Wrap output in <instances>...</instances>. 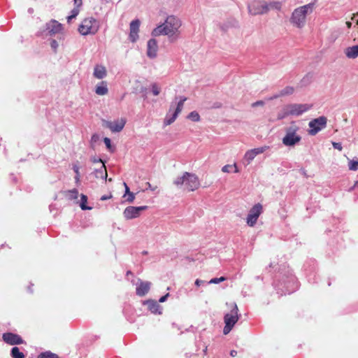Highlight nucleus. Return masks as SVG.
<instances>
[{"label": "nucleus", "mask_w": 358, "mask_h": 358, "mask_svg": "<svg viewBox=\"0 0 358 358\" xmlns=\"http://www.w3.org/2000/svg\"><path fill=\"white\" fill-rule=\"evenodd\" d=\"M327 118L325 116H320L309 122L308 126L310 130L308 134L311 136L316 135L327 127Z\"/></svg>", "instance_id": "6e6552de"}, {"label": "nucleus", "mask_w": 358, "mask_h": 358, "mask_svg": "<svg viewBox=\"0 0 358 358\" xmlns=\"http://www.w3.org/2000/svg\"><path fill=\"white\" fill-rule=\"evenodd\" d=\"M45 27L46 36H54L62 31V24L55 20L46 23Z\"/></svg>", "instance_id": "4468645a"}, {"label": "nucleus", "mask_w": 358, "mask_h": 358, "mask_svg": "<svg viewBox=\"0 0 358 358\" xmlns=\"http://www.w3.org/2000/svg\"><path fill=\"white\" fill-rule=\"evenodd\" d=\"M73 171L76 173V176H75L76 182L78 183L80 182V171H79V166L77 164H73Z\"/></svg>", "instance_id": "72a5a7b5"}, {"label": "nucleus", "mask_w": 358, "mask_h": 358, "mask_svg": "<svg viewBox=\"0 0 358 358\" xmlns=\"http://www.w3.org/2000/svg\"><path fill=\"white\" fill-rule=\"evenodd\" d=\"M187 118L196 122L200 120V115L196 111H192L188 115Z\"/></svg>", "instance_id": "c756f323"}, {"label": "nucleus", "mask_w": 358, "mask_h": 358, "mask_svg": "<svg viewBox=\"0 0 358 358\" xmlns=\"http://www.w3.org/2000/svg\"><path fill=\"white\" fill-rule=\"evenodd\" d=\"M37 358H59V357L57 355L52 353L50 351H46L40 353Z\"/></svg>", "instance_id": "bb28decb"}, {"label": "nucleus", "mask_w": 358, "mask_h": 358, "mask_svg": "<svg viewBox=\"0 0 358 358\" xmlns=\"http://www.w3.org/2000/svg\"><path fill=\"white\" fill-rule=\"evenodd\" d=\"M29 290L30 291V292H32V290H31L30 287H29Z\"/></svg>", "instance_id": "0e129e2a"}, {"label": "nucleus", "mask_w": 358, "mask_h": 358, "mask_svg": "<svg viewBox=\"0 0 358 358\" xmlns=\"http://www.w3.org/2000/svg\"><path fill=\"white\" fill-rule=\"evenodd\" d=\"M314 6V3H310L295 8L292 13L290 22L297 28L303 27L306 24V15L313 12Z\"/></svg>", "instance_id": "f03ea898"}, {"label": "nucleus", "mask_w": 358, "mask_h": 358, "mask_svg": "<svg viewBox=\"0 0 358 358\" xmlns=\"http://www.w3.org/2000/svg\"><path fill=\"white\" fill-rule=\"evenodd\" d=\"M248 12L252 15H262L268 12L267 3L259 1H254L248 6Z\"/></svg>", "instance_id": "1a4fd4ad"}, {"label": "nucleus", "mask_w": 358, "mask_h": 358, "mask_svg": "<svg viewBox=\"0 0 358 358\" xmlns=\"http://www.w3.org/2000/svg\"><path fill=\"white\" fill-rule=\"evenodd\" d=\"M93 76L97 79H103L107 76V71L102 65H96L94 69Z\"/></svg>", "instance_id": "aec40b11"}, {"label": "nucleus", "mask_w": 358, "mask_h": 358, "mask_svg": "<svg viewBox=\"0 0 358 358\" xmlns=\"http://www.w3.org/2000/svg\"><path fill=\"white\" fill-rule=\"evenodd\" d=\"M332 146L334 148L337 149L338 150H342L343 147L341 143L332 142Z\"/></svg>", "instance_id": "a19ab883"}, {"label": "nucleus", "mask_w": 358, "mask_h": 358, "mask_svg": "<svg viewBox=\"0 0 358 358\" xmlns=\"http://www.w3.org/2000/svg\"><path fill=\"white\" fill-rule=\"evenodd\" d=\"M124 186L125 187V193L123 196V197H126L127 196V194L131 193L130 190H129V187L127 186V183L126 182H124Z\"/></svg>", "instance_id": "a18cd8bd"}, {"label": "nucleus", "mask_w": 358, "mask_h": 358, "mask_svg": "<svg viewBox=\"0 0 358 358\" xmlns=\"http://www.w3.org/2000/svg\"><path fill=\"white\" fill-rule=\"evenodd\" d=\"M229 306L231 308V311L230 313H226L224 317L225 325L223 329V334L224 335H227L231 331L239 319V315L238 314V308L236 303H231Z\"/></svg>", "instance_id": "39448f33"}, {"label": "nucleus", "mask_w": 358, "mask_h": 358, "mask_svg": "<svg viewBox=\"0 0 358 358\" xmlns=\"http://www.w3.org/2000/svg\"><path fill=\"white\" fill-rule=\"evenodd\" d=\"M125 124L126 120L124 118H121L113 122L106 120L103 121V125L108 128L113 133L121 131L124 127Z\"/></svg>", "instance_id": "f8f14e48"}, {"label": "nucleus", "mask_w": 358, "mask_h": 358, "mask_svg": "<svg viewBox=\"0 0 358 358\" xmlns=\"http://www.w3.org/2000/svg\"><path fill=\"white\" fill-rule=\"evenodd\" d=\"M231 166L230 165H225L222 167V171L224 173H229L230 172V170L229 169L231 168Z\"/></svg>", "instance_id": "c03bdc74"}, {"label": "nucleus", "mask_w": 358, "mask_h": 358, "mask_svg": "<svg viewBox=\"0 0 358 358\" xmlns=\"http://www.w3.org/2000/svg\"><path fill=\"white\" fill-rule=\"evenodd\" d=\"M288 113L289 115L299 116L303 113L309 110L312 105L307 103H291L287 105Z\"/></svg>", "instance_id": "9d476101"}, {"label": "nucleus", "mask_w": 358, "mask_h": 358, "mask_svg": "<svg viewBox=\"0 0 358 358\" xmlns=\"http://www.w3.org/2000/svg\"><path fill=\"white\" fill-rule=\"evenodd\" d=\"M294 92V88L292 86H287L280 91V95L282 96L291 95Z\"/></svg>", "instance_id": "393cba45"}, {"label": "nucleus", "mask_w": 358, "mask_h": 358, "mask_svg": "<svg viewBox=\"0 0 358 358\" xmlns=\"http://www.w3.org/2000/svg\"><path fill=\"white\" fill-rule=\"evenodd\" d=\"M262 213V206L260 203L255 204L249 211L246 218L248 226L253 227L257 223L259 215Z\"/></svg>", "instance_id": "9b49d317"}, {"label": "nucleus", "mask_w": 358, "mask_h": 358, "mask_svg": "<svg viewBox=\"0 0 358 358\" xmlns=\"http://www.w3.org/2000/svg\"><path fill=\"white\" fill-rule=\"evenodd\" d=\"M13 358H24V355L22 352H20V349L17 347H13L10 352Z\"/></svg>", "instance_id": "a878e982"}, {"label": "nucleus", "mask_w": 358, "mask_h": 358, "mask_svg": "<svg viewBox=\"0 0 358 358\" xmlns=\"http://www.w3.org/2000/svg\"><path fill=\"white\" fill-rule=\"evenodd\" d=\"M346 26H347V27H348V29H350V28H351V27H352V22H346Z\"/></svg>", "instance_id": "4d7b16f0"}, {"label": "nucleus", "mask_w": 358, "mask_h": 358, "mask_svg": "<svg viewBox=\"0 0 358 358\" xmlns=\"http://www.w3.org/2000/svg\"><path fill=\"white\" fill-rule=\"evenodd\" d=\"M264 104V102L262 101H257L255 103H252V106L253 107H255V106H262Z\"/></svg>", "instance_id": "3c124183"}, {"label": "nucleus", "mask_w": 358, "mask_h": 358, "mask_svg": "<svg viewBox=\"0 0 358 358\" xmlns=\"http://www.w3.org/2000/svg\"><path fill=\"white\" fill-rule=\"evenodd\" d=\"M127 196L126 201L128 203H132L135 199V194L133 192L127 194Z\"/></svg>", "instance_id": "58836bf2"}, {"label": "nucleus", "mask_w": 358, "mask_h": 358, "mask_svg": "<svg viewBox=\"0 0 358 358\" xmlns=\"http://www.w3.org/2000/svg\"><path fill=\"white\" fill-rule=\"evenodd\" d=\"M112 197V194H110L109 195H103L101 197V201H106V200H108L109 199H110Z\"/></svg>", "instance_id": "8fccbe9b"}, {"label": "nucleus", "mask_w": 358, "mask_h": 358, "mask_svg": "<svg viewBox=\"0 0 358 358\" xmlns=\"http://www.w3.org/2000/svg\"><path fill=\"white\" fill-rule=\"evenodd\" d=\"M282 3L280 1H271L267 3L268 11L270 10H280L282 8Z\"/></svg>", "instance_id": "b1692460"}, {"label": "nucleus", "mask_w": 358, "mask_h": 358, "mask_svg": "<svg viewBox=\"0 0 358 358\" xmlns=\"http://www.w3.org/2000/svg\"><path fill=\"white\" fill-rule=\"evenodd\" d=\"M289 115V113H288V110H287V105L283 108L282 110L278 113V120H282V119H284L285 117H287Z\"/></svg>", "instance_id": "473e14b6"}, {"label": "nucleus", "mask_w": 358, "mask_h": 358, "mask_svg": "<svg viewBox=\"0 0 358 358\" xmlns=\"http://www.w3.org/2000/svg\"><path fill=\"white\" fill-rule=\"evenodd\" d=\"M147 208V206H142L138 207L128 206L124 209L123 215L127 220L134 219L138 217L141 213Z\"/></svg>", "instance_id": "ddd939ff"}, {"label": "nucleus", "mask_w": 358, "mask_h": 358, "mask_svg": "<svg viewBox=\"0 0 358 358\" xmlns=\"http://www.w3.org/2000/svg\"><path fill=\"white\" fill-rule=\"evenodd\" d=\"M29 12L30 13H31L33 12V9H32V8H29Z\"/></svg>", "instance_id": "052dcab7"}, {"label": "nucleus", "mask_w": 358, "mask_h": 358, "mask_svg": "<svg viewBox=\"0 0 358 358\" xmlns=\"http://www.w3.org/2000/svg\"><path fill=\"white\" fill-rule=\"evenodd\" d=\"M158 50L157 42L155 39L151 38L148 41L147 55L148 57L153 59L157 57Z\"/></svg>", "instance_id": "a211bd4d"}, {"label": "nucleus", "mask_w": 358, "mask_h": 358, "mask_svg": "<svg viewBox=\"0 0 358 358\" xmlns=\"http://www.w3.org/2000/svg\"><path fill=\"white\" fill-rule=\"evenodd\" d=\"M194 284H195V285H196L197 287H199V286H201V285H207V284H208V282H206V281L202 280L196 279V280H195Z\"/></svg>", "instance_id": "79ce46f5"}, {"label": "nucleus", "mask_w": 358, "mask_h": 358, "mask_svg": "<svg viewBox=\"0 0 358 358\" xmlns=\"http://www.w3.org/2000/svg\"><path fill=\"white\" fill-rule=\"evenodd\" d=\"M74 4L78 8L82 5V0H74Z\"/></svg>", "instance_id": "603ef678"}, {"label": "nucleus", "mask_w": 358, "mask_h": 358, "mask_svg": "<svg viewBox=\"0 0 358 358\" xmlns=\"http://www.w3.org/2000/svg\"><path fill=\"white\" fill-rule=\"evenodd\" d=\"M173 183L178 187L184 185L188 191H194L200 186L198 177L189 172H185L182 176L176 178Z\"/></svg>", "instance_id": "7ed1b4c3"}, {"label": "nucleus", "mask_w": 358, "mask_h": 358, "mask_svg": "<svg viewBox=\"0 0 358 358\" xmlns=\"http://www.w3.org/2000/svg\"><path fill=\"white\" fill-rule=\"evenodd\" d=\"M346 57L350 59H355L358 57V45L348 47L345 50Z\"/></svg>", "instance_id": "4be33fe9"}, {"label": "nucleus", "mask_w": 358, "mask_h": 358, "mask_svg": "<svg viewBox=\"0 0 358 358\" xmlns=\"http://www.w3.org/2000/svg\"><path fill=\"white\" fill-rule=\"evenodd\" d=\"M147 188L146 189H150L151 191H155L157 189V187H152L150 182H146Z\"/></svg>", "instance_id": "de8ad7c7"}, {"label": "nucleus", "mask_w": 358, "mask_h": 358, "mask_svg": "<svg viewBox=\"0 0 358 358\" xmlns=\"http://www.w3.org/2000/svg\"><path fill=\"white\" fill-rule=\"evenodd\" d=\"M348 167L350 171L358 170V159H349Z\"/></svg>", "instance_id": "c85d7f7f"}, {"label": "nucleus", "mask_w": 358, "mask_h": 358, "mask_svg": "<svg viewBox=\"0 0 358 358\" xmlns=\"http://www.w3.org/2000/svg\"><path fill=\"white\" fill-rule=\"evenodd\" d=\"M180 26L181 22L179 18L174 15H169L166 17L164 24L159 25L152 30V36L166 35L171 38L176 34Z\"/></svg>", "instance_id": "f257e3e1"}, {"label": "nucleus", "mask_w": 358, "mask_h": 358, "mask_svg": "<svg viewBox=\"0 0 358 358\" xmlns=\"http://www.w3.org/2000/svg\"><path fill=\"white\" fill-rule=\"evenodd\" d=\"M67 196H69V199H76L78 197V191L77 189H73L71 190H69L67 192Z\"/></svg>", "instance_id": "2f4dec72"}, {"label": "nucleus", "mask_w": 358, "mask_h": 358, "mask_svg": "<svg viewBox=\"0 0 358 358\" xmlns=\"http://www.w3.org/2000/svg\"><path fill=\"white\" fill-rule=\"evenodd\" d=\"M92 162H93L94 163H96V162H101V163H103V162H102V160H101V159H96V158H94V159H92Z\"/></svg>", "instance_id": "6e6d98bb"}, {"label": "nucleus", "mask_w": 358, "mask_h": 358, "mask_svg": "<svg viewBox=\"0 0 358 358\" xmlns=\"http://www.w3.org/2000/svg\"><path fill=\"white\" fill-rule=\"evenodd\" d=\"M151 283L148 281H142L138 279V282L136 284V294L138 296H144L150 290Z\"/></svg>", "instance_id": "dca6fc26"}, {"label": "nucleus", "mask_w": 358, "mask_h": 358, "mask_svg": "<svg viewBox=\"0 0 358 358\" xmlns=\"http://www.w3.org/2000/svg\"><path fill=\"white\" fill-rule=\"evenodd\" d=\"M282 96V95H280V92L278 93V94H275L274 95H273L269 99L270 100H273V99H278L279 97Z\"/></svg>", "instance_id": "864d4df0"}, {"label": "nucleus", "mask_w": 358, "mask_h": 358, "mask_svg": "<svg viewBox=\"0 0 358 358\" xmlns=\"http://www.w3.org/2000/svg\"><path fill=\"white\" fill-rule=\"evenodd\" d=\"M3 340L10 345H18L23 343L22 338L17 334L13 333H5L3 334Z\"/></svg>", "instance_id": "f3484780"}, {"label": "nucleus", "mask_w": 358, "mask_h": 358, "mask_svg": "<svg viewBox=\"0 0 358 358\" xmlns=\"http://www.w3.org/2000/svg\"><path fill=\"white\" fill-rule=\"evenodd\" d=\"M141 22L138 19H136L131 22L130 26H129V40L134 43L136 42L138 38V31H139V27H140Z\"/></svg>", "instance_id": "2eb2a0df"}, {"label": "nucleus", "mask_w": 358, "mask_h": 358, "mask_svg": "<svg viewBox=\"0 0 358 358\" xmlns=\"http://www.w3.org/2000/svg\"><path fill=\"white\" fill-rule=\"evenodd\" d=\"M144 305L148 306V310L154 314H162V307L160 305L154 300L149 299L147 301H143V303Z\"/></svg>", "instance_id": "6ab92c4d"}, {"label": "nucleus", "mask_w": 358, "mask_h": 358, "mask_svg": "<svg viewBox=\"0 0 358 358\" xmlns=\"http://www.w3.org/2000/svg\"><path fill=\"white\" fill-rule=\"evenodd\" d=\"M225 280L226 278L224 277L214 278H212L209 282H208V284H217L224 281Z\"/></svg>", "instance_id": "e433bc0d"}, {"label": "nucleus", "mask_w": 358, "mask_h": 358, "mask_svg": "<svg viewBox=\"0 0 358 358\" xmlns=\"http://www.w3.org/2000/svg\"><path fill=\"white\" fill-rule=\"evenodd\" d=\"M186 100V97L181 96L180 101L177 103L176 107L173 104H171L169 108V111L167 113L164 121V124L165 126L171 124L176 120L178 115L182 111L184 103Z\"/></svg>", "instance_id": "0eeeda50"}, {"label": "nucleus", "mask_w": 358, "mask_h": 358, "mask_svg": "<svg viewBox=\"0 0 358 358\" xmlns=\"http://www.w3.org/2000/svg\"><path fill=\"white\" fill-rule=\"evenodd\" d=\"M108 92L107 83L106 81H101L99 85H96L95 89V93L98 95H106Z\"/></svg>", "instance_id": "412c9836"}, {"label": "nucleus", "mask_w": 358, "mask_h": 358, "mask_svg": "<svg viewBox=\"0 0 358 358\" xmlns=\"http://www.w3.org/2000/svg\"><path fill=\"white\" fill-rule=\"evenodd\" d=\"M103 142L106 145V146L107 147V148L108 150H110L111 149V141H110V139L108 137H105L103 138Z\"/></svg>", "instance_id": "ea45409f"}, {"label": "nucleus", "mask_w": 358, "mask_h": 358, "mask_svg": "<svg viewBox=\"0 0 358 358\" xmlns=\"http://www.w3.org/2000/svg\"><path fill=\"white\" fill-rule=\"evenodd\" d=\"M169 294H166V295L162 296L159 299V302L160 303H164L166 301L167 298L169 297Z\"/></svg>", "instance_id": "49530a36"}, {"label": "nucleus", "mask_w": 358, "mask_h": 358, "mask_svg": "<svg viewBox=\"0 0 358 358\" xmlns=\"http://www.w3.org/2000/svg\"><path fill=\"white\" fill-rule=\"evenodd\" d=\"M99 140V136L97 134L92 135L91 138V141L96 143Z\"/></svg>", "instance_id": "09e8293b"}, {"label": "nucleus", "mask_w": 358, "mask_h": 358, "mask_svg": "<svg viewBox=\"0 0 358 358\" xmlns=\"http://www.w3.org/2000/svg\"><path fill=\"white\" fill-rule=\"evenodd\" d=\"M230 355L233 357H236L238 355V352L234 350H231Z\"/></svg>", "instance_id": "5fc2aeb1"}, {"label": "nucleus", "mask_w": 358, "mask_h": 358, "mask_svg": "<svg viewBox=\"0 0 358 358\" xmlns=\"http://www.w3.org/2000/svg\"><path fill=\"white\" fill-rule=\"evenodd\" d=\"M75 18L74 17H71V15L67 17L68 22H70L72 19Z\"/></svg>", "instance_id": "13d9d810"}, {"label": "nucleus", "mask_w": 358, "mask_h": 358, "mask_svg": "<svg viewBox=\"0 0 358 358\" xmlns=\"http://www.w3.org/2000/svg\"><path fill=\"white\" fill-rule=\"evenodd\" d=\"M152 92L155 96H157L160 93V88L156 83H153L151 85Z\"/></svg>", "instance_id": "c9c22d12"}, {"label": "nucleus", "mask_w": 358, "mask_h": 358, "mask_svg": "<svg viewBox=\"0 0 358 358\" xmlns=\"http://www.w3.org/2000/svg\"><path fill=\"white\" fill-rule=\"evenodd\" d=\"M299 127L292 123L289 127L285 129V135L282 139V144L288 147H294L298 144L301 136L297 134Z\"/></svg>", "instance_id": "20e7f679"}, {"label": "nucleus", "mask_w": 358, "mask_h": 358, "mask_svg": "<svg viewBox=\"0 0 358 358\" xmlns=\"http://www.w3.org/2000/svg\"><path fill=\"white\" fill-rule=\"evenodd\" d=\"M79 13V9L78 8H74L71 11V17H76Z\"/></svg>", "instance_id": "37998d69"}, {"label": "nucleus", "mask_w": 358, "mask_h": 358, "mask_svg": "<svg viewBox=\"0 0 358 358\" xmlns=\"http://www.w3.org/2000/svg\"><path fill=\"white\" fill-rule=\"evenodd\" d=\"M256 156L252 150H250L245 154V159L248 161V164H250Z\"/></svg>", "instance_id": "7c9ffc66"}, {"label": "nucleus", "mask_w": 358, "mask_h": 358, "mask_svg": "<svg viewBox=\"0 0 358 358\" xmlns=\"http://www.w3.org/2000/svg\"><path fill=\"white\" fill-rule=\"evenodd\" d=\"M357 24H358V20H357Z\"/></svg>", "instance_id": "69168bd1"}, {"label": "nucleus", "mask_w": 358, "mask_h": 358, "mask_svg": "<svg viewBox=\"0 0 358 358\" xmlns=\"http://www.w3.org/2000/svg\"><path fill=\"white\" fill-rule=\"evenodd\" d=\"M269 267H273V264H270Z\"/></svg>", "instance_id": "e2e57ef3"}, {"label": "nucleus", "mask_w": 358, "mask_h": 358, "mask_svg": "<svg viewBox=\"0 0 358 358\" xmlns=\"http://www.w3.org/2000/svg\"><path fill=\"white\" fill-rule=\"evenodd\" d=\"M95 176L97 178H102V179H104V180L107 179L106 168V166L104 165L103 163L101 165L100 169H96L95 171Z\"/></svg>", "instance_id": "5701e85b"}, {"label": "nucleus", "mask_w": 358, "mask_h": 358, "mask_svg": "<svg viewBox=\"0 0 358 358\" xmlns=\"http://www.w3.org/2000/svg\"><path fill=\"white\" fill-rule=\"evenodd\" d=\"M234 167L236 168V169H235V172H238V169H237V168H236V164H234Z\"/></svg>", "instance_id": "680f3d73"}, {"label": "nucleus", "mask_w": 358, "mask_h": 358, "mask_svg": "<svg viewBox=\"0 0 358 358\" xmlns=\"http://www.w3.org/2000/svg\"><path fill=\"white\" fill-rule=\"evenodd\" d=\"M99 22L91 17L84 19L78 27V31L83 36L95 34L99 29Z\"/></svg>", "instance_id": "423d86ee"}, {"label": "nucleus", "mask_w": 358, "mask_h": 358, "mask_svg": "<svg viewBox=\"0 0 358 358\" xmlns=\"http://www.w3.org/2000/svg\"><path fill=\"white\" fill-rule=\"evenodd\" d=\"M50 46H51L52 49L53 50V51L55 52H56L57 50V48L59 46V44H58V43H57V41L56 40L52 39L51 41V42H50Z\"/></svg>", "instance_id": "4c0bfd02"}, {"label": "nucleus", "mask_w": 358, "mask_h": 358, "mask_svg": "<svg viewBox=\"0 0 358 358\" xmlns=\"http://www.w3.org/2000/svg\"><path fill=\"white\" fill-rule=\"evenodd\" d=\"M268 148V147L267 146H264V147H260V148H254V149H252V151L254 152V154L255 156H257V155H259V154H262L263 153L264 151H266L267 149Z\"/></svg>", "instance_id": "f704fd0d"}, {"label": "nucleus", "mask_w": 358, "mask_h": 358, "mask_svg": "<svg viewBox=\"0 0 358 358\" xmlns=\"http://www.w3.org/2000/svg\"><path fill=\"white\" fill-rule=\"evenodd\" d=\"M131 274H132V273H131V271H128L127 272V275H131Z\"/></svg>", "instance_id": "bf43d9fd"}, {"label": "nucleus", "mask_w": 358, "mask_h": 358, "mask_svg": "<svg viewBox=\"0 0 358 358\" xmlns=\"http://www.w3.org/2000/svg\"><path fill=\"white\" fill-rule=\"evenodd\" d=\"M87 201V196L85 194H81L80 206L82 210H91L92 208L86 206Z\"/></svg>", "instance_id": "cd10ccee"}]
</instances>
